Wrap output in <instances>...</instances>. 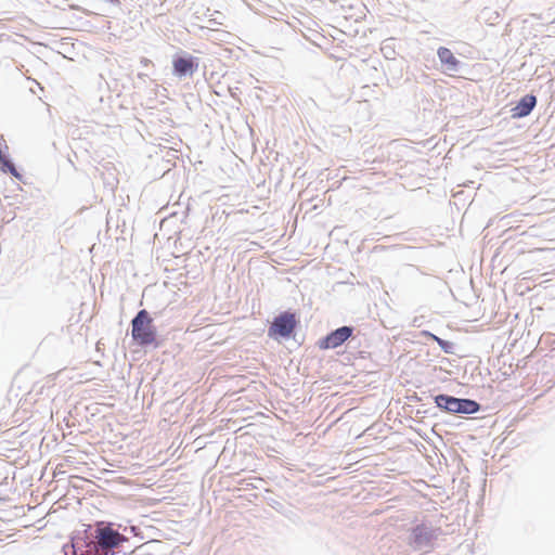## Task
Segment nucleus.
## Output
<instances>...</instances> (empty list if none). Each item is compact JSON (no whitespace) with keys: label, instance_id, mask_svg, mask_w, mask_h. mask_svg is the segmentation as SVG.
<instances>
[{"label":"nucleus","instance_id":"19","mask_svg":"<svg viewBox=\"0 0 555 555\" xmlns=\"http://www.w3.org/2000/svg\"><path fill=\"white\" fill-rule=\"evenodd\" d=\"M387 49H388V46H384V47L382 48V51L385 53Z\"/></svg>","mask_w":555,"mask_h":555},{"label":"nucleus","instance_id":"20","mask_svg":"<svg viewBox=\"0 0 555 555\" xmlns=\"http://www.w3.org/2000/svg\"><path fill=\"white\" fill-rule=\"evenodd\" d=\"M86 555H93V553H85Z\"/></svg>","mask_w":555,"mask_h":555},{"label":"nucleus","instance_id":"13","mask_svg":"<svg viewBox=\"0 0 555 555\" xmlns=\"http://www.w3.org/2000/svg\"><path fill=\"white\" fill-rule=\"evenodd\" d=\"M8 151H9V146L7 145V143L2 139H0V158L2 156H4V154H7Z\"/></svg>","mask_w":555,"mask_h":555},{"label":"nucleus","instance_id":"4","mask_svg":"<svg viewBox=\"0 0 555 555\" xmlns=\"http://www.w3.org/2000/svg\"><path fill=\"white\" fill-rule=\"evenodd\" d=\"M438 409L448 414L470 415L481 411L479 402L469 398H457L447 393L434 396Z\"/></svg>","mask_w":555,"mask_h":555},{"label":"nucleus","instance_id":"9","mask_svg":"<svg viewBox=\"0 0 555 555\" xmlns=\"http://www.w3.org/2000/svg\"><path fill=\"white\" fill-rule=\"evenodd\" d=\"M438 59L441 65L449 72H459L461 66V61L457 60L452 51L446 47H440L437 50Z\"/></svg>","mask_w":555,"mask_h":555},{"label":"nucleus","instance_id":"2","mask_svg":"<svg viewBox=\"0 0 555 555\" xmlns=\"http://www.w3.org/2000/svg\"><path fill=\"white\" fill-rule=\"evenodd\" d=\"M130 325L131 337L135 345L142 348L153 347L154 349L162 346L157 327L155 326L154 320L147 310H139L132 318Z\"/></svg>","mask_w":555,"mask_h":555},{"label":"nucleus","instance_id":"11","mask_svg":"<svg viewBox=\"0 0 555 555\" xmlns=\"http://www.w3.org/2000/svg\"><path fill=\"white\" fill-rule=\"evenodd\" d=\"M159 541H156V540H152V541H149V542H145V543H142L141 545L134 547V550L130 553L131 554H135V555H149L152 553L153 551V547L158 544Z\"/></svg>","mask_w":555,"mask_h":555},{"label":"nucleus","instance_id":"10","mask_svg":"<svg viewBox=\"0 0 555 555\" xmlns=\"http://www.w3.org/2000/svg\"><path fill=\"white\" fill-rule=\"evenodd\" d=\"M0 171L3 173H10L18 180L22 179V175L17 170L9 153L4 154V156L0 158Z\"/></svg>","mask_w":555,"mask_h":555},{"label":"nucleus","instance_id":"7","mask_svg":"<svg viewBox=\"0 0 555 555\" xmlns=\"http://www.w3.org/2000/svg\"><path fill=\"white\" fill-rule=\"evenodd\" d=\"M354 331L356 327L352 325H343L320 338L317 343V346L321 350L336 349L343 346L349 338H351Z\"/></svg>","mask_w":555,"mask_h":555},{"label":"nucleus","instance_id":"8","mask_svg":"<svg viewBox=\"0 0 555 555\" xmlns=\"http://www.w3.org/2000/svg\"><path fill=\"white\" fill-rule=\"evenodd\" d=\"M537 96L532 93L521 96L516 105L511 109L512 118L520 119L527 117L537 106Z\"/></svg>","mask_w":555,"mask_h":555},{"label":"nucleus","instance_id":"17","mask_svg":"<svg viewBox=\"0 0 555 555\" xmlns=\"http://www.w3.org/2000/svg\"><path fill=\"white\" fill-rule=\"evenodd\" d=\"M393 53H395L393 50H391V51L387 50V52H385V56L389 59V57H391L390 54H393Z\"/></svg>","mask_w":555,"mask_h":555},{"label":"nucleus","instance_id":"6","mask_svg":"<svg viewBox=\"0 0 555 555\" xmlns=\"http://www.w3.org/2000/svg\"><path fill=\"white\" fill-rule=\"evenodd\" d=\"M172 75L179 79L192 77L198 69L199 59L181 51L172 56Z\"/></svg>","mask_w":555,"mask_h":555},{"label":"nucleus","instance_id":"3","mask_svg":"<svg viewBox=\"0 0 555 555\" xmlns=\"http://www.w3.org/2000/svg\"><path fill=\"white\" fill-rule=\"evenodd\" d=\"M442 534L441 527H434L430 522L422 521L408 530L406 544L422 554L430 553L436 541Z\"/></svg>","mask_w":555,"mask_h":555},{"label":"nucleus","instance_id":"14","mask_svg":"<svg viewBox=\"0 0 555 555\" xmlns=\"http://www.w3.org/2000/svg\"><path fill=\"white\" fill-rule=\"evenodd\" d=\"M422 335L436 341L437 343V339H441L439 336L435 335L434 333L429 332V331H423L422 332Z\"/></svg>","mask_w":555,"mask_h":555},{"label":"nucleus","instance_id":"16","mask_svg":"<svg viewBox=\"0 0 555 555\" xmlns=\"http://www.w3.org/2000/svg\"><path fill=\"white\" fill-rule=\"evenodd\" d=\"M93 555H126V552H115V551H109V552H99V553H93Z\"/></svg>","mask_w":555,"mask_h":555},{"label":"nucleus","instance_id":"18","mask_svg":"<svg viewBox=\"0 0 555 555\" xmlns=\"http://www.w3.org/2000/svg\"><path fill=\"white\" fill-rule=\"evenodd\" d=\"M69 8H70L72 10H77V11L81 10V9H80V7H79V5H76V4H72V5H69Z\"/></svg>","mask_w":555,"mask_h":555},{"label":"nucleus","instance_id":"12","mask_svg":"<svg viewBox=\"0 0 555 555\" xmlns=\"http://www.w3.org/2000/svg\"><path fill=\"white\" fill-rule=\"evenodd\" d=\"M437 344L439 345V347L442 349V351L444 353H448V354L455 353V344L454 343L441 338V339H437Z\"/></svg>","mask_w":555,"mask_h":555},{"label":"nucleus","instance_id":"5","mask_svg":"<svg viewBox=\"0 0 555 555\" xmlns=\"http://www.w3.org/2000/svg\"><path fill=\"white\" fill-rule=\"evenodd\" d=\"M298 324L299 320L295 312L291 310L282 311L273 318L268 328V336L274 340L289 339L294 337Z\"/></svg>","mask_w":555,"mask_h":555},{"label":"nucleus","instance_id":"1","mask_svg":"<svg viewBox=\"0 0 555 555\" xmlns=\"http://www.w3.org/2000/svg\"><path fill=\"white\" fill-rule=\"evenodd\" d=\"M83 539L73 540V548L76 555L83 553H99L114 551L122 545L128 539L118 530L114 529L112 524L96 522L94 528L88 529Z\"/></svg>","mask_w":555,"mask_h":555},{"label":"nucleus","instance_id":"15","mask_svg":"<svg viewBox=\"0 0 555 555\" xmlns=\"http://www.w3.org/2000/svg\"><path fill=\"white\" fill-rule=\"evenodd\" d=\"M422 335L436 341L437 343V339H441L439 336L435 335L434 333L429 332V331H423L422 332Z\"/></svg>","mask_w":555,"mask_h":555}]
</instances>
